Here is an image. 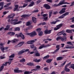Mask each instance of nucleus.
I'll return each mask as SVG.
<instances>
[{"label":"nucleus","instance_id":"bb28decb","mask_svg":"<svg viewBox=\"0 0 74 74\" xmlns=\"http://www.w3.org/2000/svg\"><path fill=\"white\" fill-rule=\"evenodd\" d=\"M66 32L68 33H72V30L67 29L66 30Z\"/></svg>","mask_w":74,"mask_h":74},{"label":"nucleus","instance_id":"de8ad7c7","mask_svg":"<svg viewBox=\"0 0 74 74\" xmlns=\"http://www.w3.org/2000/svg\"><path fill=\"white\" fill-rule=\"evenodd\" d=\"M21 33L19 35H18V34H16L15 35V36H16V37H21Z\"/></svg>","mask_w":74,"mask_h":74},{"label":"nucleus","instance_id":"3c124183","mask_svg":"<svg viewBox=\"0 0 74 74\" xmlns=\"http://www.w3.org/2000/svg\"><path fill=\"white\" fill-rule=\"evenodd\" d=\"M45 40H48V41H51V39L47 38V39L44 40L43 41H45Z\"/></svg>","mask_w":74,"mask_h":74},{"label":"nucleus","instance_id":"8fccbe9b","mask_svg":"<svg viewBox=\"0 0 74 74\" xmlns=\"http://www.w3.org/2000/svg\"><path fill=\"white\" fill-rule=\"evenodd\" d=\"M32 1V0H26L25 1V2L26 3H28V2L30 3V1Z\"/></svg>","mask_w":74,"mask_h":74},{"label":"nucleus","instance_id":"603ef678","mask_svg":"<svg viewBox=\"0 0 74 74\" xmlns=\"http://www.w3.org/2000/svg\"><path fill=\"white\" fill-rule=\"evenodd\" d=\"M41 2V0H38L36 1V4H38Z\"/></svg>","mask_w":74,"mask_h":74},{"label":"nucleus","instance_id":"f03ea898","mask_svg":"<svg viewBox=\"0 0 74 74\" xmlns=\"http://www.w3.org/2000/svg\"><path fill=\"white\" fill-rule=\"evenodd\" d=\"M64 0L61 1L60 3L58 4H55L52 5V7H57V6H60V5H62V4H70V3H68L67 2H64Z\"/></svg>","mask_w":74,"mask_h":74},{"label":"nucleus","instance_id":"e433bc0d","mask_svg":"<svg viewBox=\"0 0 74 74\" xmlns=\"http://www.w3.org/2000/svg\"><path fill=\"white\" fill-rule=\"evenodd\" d=\"M11 3H9L7 4L4 6V7H7L8 6H9L10 5H11Z\"/></svg>","mask_w":74,"mask_h":74},{"label":"nucleus","instance_id":"c85d7f7f","mask_svg":"<svg viewBox=\"0 0 74 74\" xmlns=\"http://www.w3.org/2000/svg\"><path fill=\"white\" fill-rule=\"evenodd\" d=\"M25 62H26V60L25 58H23L20 60V62L21 63H25Z\"/></svg>","mask_w":74,"mask_h":74},{"label":"nucleus","instance_id":"b1692460","mask_svg":"<svg viewBox=\"0 0 74 74\" xmlns=\"http://www.w3.org/2000/svg\"><path fill=\"white\" fill-rule=\"evenodd\" d=\"M64 33V31H62L59 32L57 34V36H61V35L62 34L61 33Z\"/></svg>","mask_w":74,"mask_h":74},{"label":"nucleus","instance_id":"ea45409f","mask_svg":"<svg viewBox=\"0 0 74 74\" xmlns=\"http://www.w3.org/2000/svg\"><path fill=\"white\" fill-rule=\"evenodd\" d=\"M52 12H49V18H50L51 17V16H52Z\"/></svg>","mask_w":74,"mask_h":74},{"label":"nucleus","instance_id":"c756f323","mask_svg":"<svg viewBox=\"0 0 74 74\" xmlns=\"http://www.w3.org/2000/svg\"><path fill=\"white\" fill-rule=\"evenodd\" d=\"M34 4V2L33 1L28 6V7H32Z\"/></svg>","mask_w":74,"mask_h":74},{"label":"nucleus","instance_id":"39448f33","mask_svg":"<svg viewBox=\"0 0 74 74\" xmlns=\"http://www.w3.org/2000/svg\"><path fill=\"white\" fill-rule=\"evenodd\" d=\"M69 14V12H66L58 17V19H63V18H64L65 16H66V15H68Z\"/></svg>","mask_w":74,"mask_h":74},{"label":"nucleus","instance_id":"5fc2aeb1","mask_svg":"<svg viewBox=\"0 0 74 74\" xmlns=\"http://www.w3.org/2000/svg\"><path fill=\"white\" fill-rule=\"evenodd\" d=\"M0 48H1V49L2 51H4L5 50L4 48V47H1Z\"/></svg>","mask_w":74,"mask_h":74},{"label":"nucleus","instance_id":"052dcab7","mask_svg":"<svg viewBox=\"0 0 74 74\" xmlns=\"http://www.w3.org/2000/svg\"><path fill=\"white\" fill-rule=\"evenodd\" d=\"M39 11V10H34L33 11V12H38Z\"/></svg>","mask_w":74,"mask_h":74},{"label":"nucleus","instance_id":"f257e3e1","mask_svg":"<svg viewBox=\"0 0 74 74\" xmlns=\"http://www.w3.org/2000/svg\"><path fill=\"white\" fill-rule=\"evenodd\" d=\"M14 16H15V14L13 15L12 17H11V15H9L8 17L9 18L8 21L9 22H10L11 24L14 25H17V24L21 23V22H22L21 21H19L18 22V19H14L13 20Z\"/></svg>","mask_w":74,"mask_h":74},{"label":"nucleus","instance_id":"09e8293b","mask_svg":"<svg viewBox=\"0 0 74 74\" xmlns=\"http://www.w3.org/2000/svg\"><path fill=\"white\" fill-rule=\"evenodd\" d=\"M30 25V23L29 22H28L26 23V25L27 26H29Z\"/></svg>","mask_w":74,"mask_h":74},{"label":"nucleus","instance_id":"a18cd8bd","mask_svg":"<svg viewBox=\"0 0 74 74\" xmlns=\"http://www.w3.org/2000/svg\"><path fill=\"white\" fill-rule=\"evenodd\" d=\"M69 51H69V50H64V51H62V52L63 53V52H69Z\"/></svg>","mask_w":74,"mask_h":74},{"label":"nucleus","instance_id":"4468645a","mask_svg":"<svg viewBox=\"0 0 74 74\" xmlns=\"http://www.w3.org/2000/svg\"><path fill=\"white\" fill-rule=\"evenodd\" d=\"M27 66H34V63L32 62L27 63Z\"/></svg>","mask_w":74,"mask_h":74},{"label":"nucleus","instance_id":"cd10ccee","mask_svg":"<svg viewBox=\"0 0 74 74\" xmlns=\"http://www.w3.org/2000/svg\"><path fill=\"white\" fill-rule=\"evenodd\" d=\"M33 73L32 71L30 72L29 71H25L24 74H30L31 73Z\"/></svg>","mask_w":74,"mask_h":74},{"label":"nucleus","instance_id":"69168bd1","mask_svg":"<svg viewBox=\"0 0 74 74\" xmlns=\"http://www.w3.org/2000/svg\"><path fill=\"white\" fill-rule=\"evenodd\" d=\"M58 12L57 11H56L54 12L53 14V15H56V14H58Z\"/></svg>","mask_w":74,"mask_h":74},{"label":"nucleus","instance_id":"2f4dec72","mask_svg":"<svg viewBox=\"0 0 74 74\" xmlns=\"http://www.w3.org/2000/svg\"><path fill=\"white\" fill-rule=\"evenodd\" d=\"M15 31H20V28L19 27H17L14 28Z\"/></svg>","mask_w":74,"mask_h":74},{"label":"nucleus","instance_id":"58836bf2","mask_svg":"<svg viewBox=\"0 0 74 74\" xmlns=\"http://www.w3.org/2000/svg\"><path fill=\"white\" fill-rule=\"evenodd\" d=\"M4 69V66H1V67L0 68V71L1 72Z\"/></svg>","mask_w":74,"mask_h":74},{"label":"nucleus","instance_id":"bf43d9fd","mask_svg":"<svg viewBox=\"0 0 74 74\" xmlns=\"http://www.w3.org/2000/svg\"><path fill=\"white\" fill-rule=\"evenodd\" d=\"M66 61H65L63 63H62V64L61 65V67H62V66H64V64H66Z\"/></svg>","mask_w":74,"mask_h":74},{"label":"nucleus","instance_id":"338daca9","mask_svg":"<svg viewBox=\"0 0 74 74\" xmlns=\"http://www.w3.org/2000/svg\"><path fill=\"white\" fill-rule=\"evenodd\" d=\"M70 27H71V28H74V25H71Z\"/></svg>","mask_w":74,"mask_h":74},{"label":"nucleus","instance_id":"4d7b16f0","mask_svg":"<svg viewBox=\"0 0 74 74\" xmlns=\"http://www.w3.org/2000/svg\"><path fill=\"white\" fill-rule=\"evenodd\" d=\"M43 19L45 21H47V20L48 19V16H47L43 18Z\"/></svg>","mask_w":74,"mask_h":74},{"label":"nucleus","instance_id":"9d476101","mask_svg":"<svg viewBox=\"0 0 74 74\" xmlns=\"http://www.w3.org/2000/svg\"><path fill=\"white\" fill-rule=\"evenodd\" d=\"M43 7L47 10H49L51 8V6L48 4H45L43 5Z\"/></svg>","mask_w":74,"mask_h":74},{"label":"nucleus","instance_id":"49530a36","mask_svg":"<svg viewBox=\"0 0 74 74\" xmlns=\"http://www.w3.org/2000/svg\"><path fill=\"white\" fill-rule=\"evenodd\" d=\"M58 49H56V50L54 51L53 52H51V53L53 54V53H56V52H58L57 51H58Z\"/></svg>","mask_w":74,"mask_h":74},{"label":"nucleus","instance_id":"7c9ffc66","mask_svg":"<svg viewBox=\"0 0 74 74\" xmlns=\"http://www.w3.org/2000/svg\"><path fill=\"white\" fill-rule=\"evenodd\" d=\"M51 62H52V59H48L46 61V62L48 63H49Z\"/></svg>","mask_w":74,"mask_h":74},{"label":"nucleus","instance_id":"5701e85b","mask_svg":"<svg viewBox=\"0 0 74 74\" xmlns=\"http://www.w3.org/2000/svg\"><path fill=\"white\" fill-rule=\"evenodd\" d=\"M34 56L39 57V56H40V54L37 51L36 53H35V55Z\"/></svg>","mask_w":74,"mask_h":74},{"label":"nucleus","instance_id":"c03bdc74","mask_svg":"<svg viewBox=\"0 0 74 74\" xmlns=\"http://www.w3.org/2000/svg\"><path fill=\"white\" fill-rule=\"evenodd\" d=\"M67 44H69V45H72L73 46V44H72L71 42H70H70H67Z\"/></svg>","mask_w":74,"mask_h":74},{"label":"nucleus","instance_id":"72a5a7b5","mask_svg":"<svg viewBox=\"0 0 74 74\" xmlns=\"http://www.w3.org/2000/svg\"><path fill=\"white\" fill-rule=\"evenodd\" d=\"M43 34V32L42 31H40L38 33V35L39 36H41Z\"/></svg>","mask_w":74,"mask_h":74},{"label":"nucleus","instance_id":"a211bd4d","mask_svg":"<svg viewBox=\"0 0 74 74\" xmlns=\"http://www.w3.org/2000/svg\"><path fill=\"white\" fill-rule=\"evenodd\" d=\"M14 73H22V71L21 70H19L18 69H15L14 70Z\"/></svg>","mask_w":74,"mask_h":74},{"label":"nucleus","instance_id":"e2e57ef3","mask_svg":"<svg viewBox=\"0 0 74 74\" xmlns=\"http://www.w3.org/2000/svg\"><path fill=\"white\" fill-rule=\"evenodd\" d=\"M30 46L31 48H34V45H30Z\"/></svg>","mask_w":74,"mask_h":74},{"label":"nucleus","instance_id":"6e6552de","mask_svg":"<svg viewBox=\"0 0 74 74\" xmlns=\"http://www.w3.org/2000/svg\"><path fill=\"white\" fill-rule=\"evenodd\" d=\"M62 25L63 24H62V23L60 24L57 25V27H55L54 28V30H58L59 29H60V28L62 26Z\"/></svg>","mask_w":74,"mask_h":74},{"label":"nucleus","instance_id":"9b49d317","mask_svg":"<svg viewBox=\"0 0 74 74\" xmlns=\"http://www.w3.org/2000/svg\"><path fill=\"white\" fill-rule=\"evenodd\" d=\"M66 9L65 8H63L59 12L60 14H63L65 12H66Z\"/></svg>","mask_w":74,"mask_h":74},{"label":"nucleus","instance_id":"2eb2a0df","mask_svg":"<svg viewBox=\"0 0 74 74\" xmlns=\"http://www.w3.org/2000/svg\"><path fill=\"white\" fill-rule=\"evenodd\" d=\"M3 5H4V2L0 3V6H1L0 8V11L3 9Z\"/></svg>","mask_w":74,"mask_h":74},{"label":"nucleus","instance_id":"7ed1b4c3","mask_svg":"<svg viewBox=\"0 0 74 74\" xmlns=\"http://www.w3.org/2000/svg\"><path fill=\"white\" fill-rule=\"evenodd\" d=\"M66 36L62 37L61 36H59L56 38V40L57 41H59V40H61L62 41H66Z\"/></svg>","mask_w":74,"mask_h":74},{"label":"nucleus","instance_id":"423d86ee","mask_svg":"<svg viewBox=\"0 0 74 74\" xmlns=\"http://www.w3.org/2000/svg\"><path fill=\"white\" fill-rule=\"evenodd\" d=\"M27 35L30 36H34L37 35V33L35 31L32 32L31 33H27Z\"/></svg>","mask_w":74,"mask_h":74},{"label":"nucleus","instance_id":"f3484780","mask_svg":"<svg viewBox=\"0 0 74 74\" xmlns=\"http://www.w3.org/2000/svg\"><path fill=\"white\" fill-rule=\"evenodd\" d=\"M30 16V14H23L21 16V17L25 18V17H29Z\"/></svg>","mask_w":74,"mask_h":74},{"label":"nucleus","instance_id":"aec40b11","mask_svg":"<svg viewBox=\"0 0 74 74\" xmlns=\"http://www.w3.org/2000/svg\"><path fill=\"white\" fill-rule=\"evenodd\" d=\"M15 33L13 32H9L8 33V34L10 36H14V35H15Z\"/></svg>","mask_w":74,"mask_h":74},{"label":"nucleus","instance_id":"6ab92c4d","mask_svg":"<svg viewBox=\"0 0 74 74\" xmlns=\"http://www.w3.org/2000/svg\"><path fill=\"white\" fill-rule=\"evenodd\" d=\"M34 62H36V63H39L41 61V59H35L33 60Z\"/></svg>","mask_w":74,"mask_h":74},{"label":"nucleus","instance_id":"4c0bfd02","mask_svg":"<svg viewBox=\"0 0 74 74\" xmlns=\"http://www.w3.org/2000/svg\"><path fill=\"white\" fill-rule=\"evenodd\" d=\"M36 31H37V32H38V33H39V32H41V28H38L36 29Z\"/></svg>","mask_w":74,"mask_h":74},{"label":"nucleus","instance_id":"0eeeda50","mask_svg":"<svg viewBox=\"0 0 74 74\" xmlns=\"http://www.w3.org/2000/svg\"><path fill=\"white\" fill-rule=\"evenodd\" d=\"M29 51V49H27L25 50V51L23 50H21L19 51L18 53V55H22V53H25V52H27Z\"/></svg>","mask_w":74,"mask_h":74},{"label":"nucleus","instance_id":"6e6d98bb","mask_svg":"<svg viewBox=\"0 0 74 74\" xmlns=\"http://www.w3.org/2000/svg\"><path fill=\"white\" fill-rule=\"evenodd\" d=\"M73 5H74V1L71 3V4L70 5V7H72V6H73Z\"/></svg>","mask_w":74,"mask_h":74},{"label":"nucleus","instance_id":"79ce46f5","mask_svg":"<svg viewBox=\"0 0 74 74\" xmlns=\"http://www.w3.org/2000/svg\"><path fill=\"white\" fill-rule=\"evenodd\" d=\"M27 3H24L23 5V8H25V7H26L27 5H28Z\"/></svg>","mask_w":74,"mask_h":74},{"label":"nucleus","instance_id":"412c9836","mask_svg":"<svg viewBox=\"0 0 74 74\" xmlns=\"http://www.w3.org/2000/svg\"><path fill=\"white\" fill-rule=\"evenodd\" d=\"M34 42V41L31 40L27 42V44H32Z\"/></svg>","mask_w":74,"mask_h":74},{"label":"nucleus","instance_id":"20e7f679","mask_svg":"<svg viewBox=\"0 0 74 74\" xmlns=\"http://www.w3.org/2000/svg\"><path fill=\"white\" fill-rule=\"evenodd\" d=\"M71 63V62H70L69 63L67 64L66 66H65V68L64 69V70L66 71V72H69L70 71V69L68 68L67 67L70 66V65Z\"/></svg>","mask_w":74,"mask_h":74},{"label":"nucleus","instance_id":"ddd939ff","mask_svg":"<svg viewBox=\"0 0 74 74\" xmlns=\"http://www.w3.org/2000/svg\"><path fill=\"white\" fill-rule=\"evenodd\" d=\"M18 8V5H16L15 6V7L14 8L13 10L14 11H19V9Z\"/></svg>","mask_w":74,"mask_h":74},{"label":"nucleus","instance_id":"a878e982","mask_svg":"<svg viewBox=\"0 0 74 74\" xmlns=\"http://www.w3.org/2000/svg\"><path fill=\"white\" fill-rule=\"evenodd\" d=\"M63 59V57L60 56L57 58L56 59L57 60H62Z\"/></svg>","mask_w":74,"mask_h":74},{"label":"nucleus","instance_id":"dca6fc26","mask_svg":"<svg viewBox=\"0 0 74 74\" xmlns=\"http://www.w3.org/2000/svg\"><path fill=\"white\" fill-rule=\"evenodd\" d=\"M25 43V42L23 41H22L20 42L17 45L18 46V47H21Z\"/></svg>","mask_w":74,"mask_h":74},{"label":"nucleus","instance_id":"864d4df0","mask_svg":"<svg viewBox=\"0 0 74 74\" xmlns=\"http://www.w3.org/2000/svg\"><path fill=\"white\" fill-rule=\"evenodd\" d=\"M51 25H52V24H53V25H55V24H56V22L55 21H53V22H51Z\"/></svg>","mask_w":74,"mask_h":74},{"label":"nucleus","instance_id":"680f3d73","mask_svg":"<svg viewBox=\"0 0 74 74\" xmlns=\"http://www.w3.org/2000/svg\"><path fill=\"white\" fill-rule=\"evenodd\" d=\"M48 15L47 14H44L42 16H43V17H45L46 16H48Z\"/></svg>","mask_w":74,"mask_h":74},{"label":"nucleus","instance_id":"a19ab883","mask_svg":"<svg viewBox=\"0 0 74 74\" xmlns=\"http://www.w3.org/2000/svg\"><path fill=\"white\" fill-rule=\"evenodd\" d=\"M71 66L70 67V68H71L73 70H74V64L71 65Z\"/></svg>","mask_w":74,"mask_h":74},{"label":"nucleus","instance_id":"37998d69","mask_svg":"<svg viewBox=\"0 0 74 74\" xmlns=\"http://www.w3.org/2000/svg\"><path fill=\"white\" fill-rule=\"evenodd\" d=\"M14 56H15V54H12L11 56H9V58H14Z\"/></svg>","mask_w":74,"mask_h":74},{"label":"nucleus","instance_id":"393cba45","mask_svg":"<svg viewBox=\"0 0 74 74\" xmlns=\"http://www.w3.org/2000/svg\"><path fill=\"white\" fill-rule=\"evenodd\" d=\"M21 37L22 40H24L25 38V35H23V34H22V33H20Z\"/></svg>","mask_w":74,"mask_h":74},{"label":"nucleus","instance_id":"774afa93","mask_svg":"<svg viewBox=\"0 0 74 74\" xmlns=\"http://www.w3.org/2000/svg\"><path fill=\"white\" fill-rule=\"evenodd\" d=\"M50 74H56V73H55V71H53Z\"/></svg>","mask_w":74,"mask_h":74},{"label":"nucleus","instance_id":"0e129e2a","mask_svg":"<svg viewBox=\"0 0 74 74\" xmlns=\"http://www.w3.org/2000/svg\"><path fill=\"white\" fill-rule=\"evenodd\" d=\"M47 2H49V3H52V0H47Z\"/></svg>","mask_w":74,"mask_h":74},{"label":"nucleus","instance_id":"f8f14e48","mask_svg":"<svg viewBox=\"0 0 74 74\" xmlns=\"http://www.w3.org/2000/svg\"><path fill=\"white\" fill-rule=\"evenodd\" d=\"M49 47V45H47L45 46V45L44 44H43L42 45H41L40 46L39 48V49H42V48H45V47Z\"/></svg>","mask_w":74,"mask_h":74},{"label":"nucleus","instance_id":"4be33fe9","mask_svg":"<svg viewBox=\"0 0 74 74\" xmlns=\"http://www.w3.org/2000/svg\"><path fill=\"white\" fill-rule=\"evenodd\" d=\"M37 19H36V18L34 17H32V20L33 22H34V23H36L37 21L36 20Z\"/></svg>","mask_w":74,"mask_h":74},{"label":"nucleus","instance_id":"1a4fd4ad","mask_svg":"<svg viewBox=\"0 0 74 74\" xmlns=\"http://www.w3.org/2000/svg\"><path fill=\"white\" fill-rule=\"evenodd\" d=\"M44 34H49L51 33V30H48L47 29L44 31Z\"/></svg>","mask_w":74,"mask_h":74},{"label":"nucleus","instance_id":"c9c22d12","mask_svg":"<svg viewBox=\"0 0 74 74\" xmlns=\"http://www.w3.org/2000/svg\"><path fill=\"white\" fill-rule=\"evenodd\" d=\"M60 45H58L56 46V48H57L56 49H58L57 50V51H58L60 49Z\"/></svg>","mask_w":74,"mask_h":74},{"label":"nucleus","instance_id":"473e14b6","mask_svg":"<svg viewBox=\"0 0 74 74\" xmlns=\"http://www.w3.org/2000/svg\"><path fill=\"white\" fill-rule=\"evenodd\" d=\"M65 48L66 49H73V48H74V47H67Z\"/></svg>","mask_w":74,"mask_h":74},{"label":"nucleus","instance_id":"f704fd0d","mask_svg":"<svg viewBox=\"0 0 74 74\" xmlns=\"http://www.w3.org/2000/svg\"><path fill=\"white\" fill-rule=\"evenodd\" d=\"M49 55H47L46 56L44 57L43 58V59H47V58H49Z\"/></svg>","mask_w":74,"mask_h":74},{"label":"nucleus","instance_id":"13d9d810","mask_svg":"<svg viewBox=\"0 0 74 74\" xmlns=\"http://www.w3.org/2000/svg\"><path fill=\"white\" fill-rule=\"evenodd\" d=\"M6 27L7 29H8L9 30V29H10V26L9 25H8L6 26Z\"/></svg>","mask_w":74,"mask_h":74}]
</instances>
